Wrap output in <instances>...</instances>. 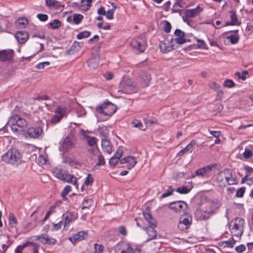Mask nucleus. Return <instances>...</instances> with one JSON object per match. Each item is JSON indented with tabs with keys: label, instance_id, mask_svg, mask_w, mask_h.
Instances as JSON below:
<instances>
[{
	"label": "nucleus",
	"instance_id": "f257e3e1",
	"mask_svg": "<svg viewBox=\"0 0 253 253\" xmlns=\"http://www.w3.org/2000/svg\"><path fill=\"white\" fill-rule=\"evenodd\" d=\"M2 160L8 164L17 166L21 164L22 157L20 152L16 149L8 150L2 156Z\"/></svg>",
	"mask_w": 253,
	"mask_h": 253
},
{
	"label": "nucleus",
	"instance_id": "f03ea898",
	"mask_svg": "<svg viewBox=\"0 0 253 253\" xmlns=\"http://www.w3.org/2000/svg\"><path fill=\"white\" fill-rule=\"evenodd\" d=\"M53 172L59 179L67 182L73 183L77 187V179L74 175L67 174L63 170L61 167H57L53 169Z\"/></svg>",
	"mask_w": 253,
	"mask_h": 253
},
{
	"label": "nucleus",
	"instance_id": "7ed1b4c3",
	"mask_svg": "<svg viewBox=\"0 0 253 253\" xmlns=\"http://www.w3.org/2000/svg\"><path fill=\"white\" fill-rule=\"evenodd\" d=\"M116 105L109 101H105L103 104L99 105L96 108V111L108 117L112 116L116 111Z\"/></svg>",
	"mask_w": 253,
	"mask_h": 253
},
{
	"label": "nucleus",
	"instance_id": "20e7f679",
	"mask_svg": "<svg viewBox=\"0 0 253 253\" xmlns=\"http://www.w3.org/2000/svg\"><path fill=\"white\" fill-rule=\"evenodd\" d=\"M131 47L138 53L143 52L147 46L145 37L144 35H140L134 38L131 42Z\"/></svg>",
	"mask_w": 253,
	"mask_h": 253
},
{
	"label": "nucleus",
	"instance_id": "39448f33",
	"mask_svg": "<svg viewBox=\"0 0 253 253\" xmlns=\"http://www.w3.org/2000/svg\"><path fill=\"white\" fill-rule=\"evenodd\" d=\"M244 223V220L241 217H237L232 221L230 230L233 236L239 237L242 235Z\"/></svg>",
	"mask_w": 253,
	"mask_h": 253
},
{
	"label": "nucleus",
	"instance_id": "423d86ee",
	"mask_svg": "<svg viewBox=\"0 0 253 253\" xmlns=\"http://www.w3.org/2000/svg\"><path fill=\"white\" fill-rule=\"evenodd\" d=\"M115 253H141L139 249H133L131 246L126 242L118 243L114 247Z\"/></svg>",
	"mask_w": 253,
	"mask_h": 253
},
{
	"label": "nucleus",
	"instance_id": "0eeeda50",
	"mask_svg": "<svg viewBox=\"0 0 253 253\" xmlns=\"http://www.w3.org/2000/svg\"><path fill=\"white\" fill-rule=\"evenodd\" d=\"M217 167L216 164H212L207 166L204 168L197 169L195 172V174H193L192 177H194L195 175L204 177L209 174L210 172L213 169H215Z\"/></svg>",
	"mask_w": 253,
	"mask_h": 253
},
{
	"label": "nucleus",
	"instance_id": "6e6552de",
	"mask_svg": "<svg viewBox=\"0 0 253 253\" xmlns=\"http://www.w3.org/2000/svg\"><path fill=\"white\" fill-rule=\"evenodd\" d=\"M173 38H171L170 40H165L160 42L159 46L161 50L164 52H168L175 48Z\"/></svg>",
	"mask_w": 253,
	"mask_h": 253
},
{
	"label": "nucleus",
	"instance_id": "1a4fd4ad",
	"mask_svg": "<svg viewBox=\"0 0 253 253\" xmlns=\"http://www.w3.org/2000/svg\"><path fill=\"white\" fill-rule=\"evenodd\" d=\"M202 9L198 6L196 8L187 9L185 12V15L182 16L184 22L188 23L189 19L192 18L197 16L201 11Z\"/></svg>",
	"mask_w": 253,
	"mask_h": 253
},
{
	"label": "nucleus",
	"instance_id": "9d476101",
	"mask_svg": "<svg viewBox=\"0 0 253 253\" xmlns=\"http://www.w3.org/2000/svg\"><path fill=\"white\" fill-rule=\"evenodd\" d=\"M66 112V109L62 107H57L54 111V116L50 119V123L53 124L58 123L62 119Z\"/></svg>",
	"mask_w": 253,
	"mask_h": 253
},
{
	"label": "nucleus",
	"instance_id": "9b49d317",
	"mask_svg": "<svg viewBox=\"0 0 253 253\" xmlns=\"http://www.w3.org/2000/svg\"><path fill=\"white\" fill-rule=\"evenodd\" d=\"M187 207V204L182 201H177L171 202L169 204V208L176 212L183 211Z\"/></svg>",
	"mask_w": 253,
	"mask_h": 253
},
{
	"label": "nucleus",
	"instance_id": "f8f14e48",
	"mask_svg": "<svg viewBox=\"0 0 253 253\" xmlns=\"http://www.w3.org/2000/svg\"><path fill=\"white\" fill-rule=\"evenodd\" d=\"M122 92L126 94H132L137 92V89L130 79L126 80L124 82Z\"/></svg>",
	"mask_w": 253,
	"mask_h": 253
},
{
	"label": "nucleus",
	"instance_id": "ddd939ff",
	"mask_svg": "<svg viewBox=\"0 0 253 253\" xmlns=\"http://www.w3.org/2000/svg\"><path fill=\"white\" fill-rule=\"evenodd\" d=\"M174 34L176 38L173 39V42L178 44H182L187 42H190V40L185 37L184 32L179 29H176Z\"/></svg>",
	"mask_w": 253,
	"mask_h": 253
},
{
	"label": "nucleus",
	"instance_id": "4468645a",
	"mask_svg": "<svg viewBox=\"0 0 253 253\" xmlns=\"http://www.w3.org/2000/svg\"><path fill=\"white\" fill-rule=\"evenodd\" d=\"M80 133L84 136V139L89 146L91 147H95V148L98 150V146L97 145V142L98 141L97 138L93 136L86 135L85 133V131L83 129H80Z\"/></svg>",
	"mask_w": 253,
	"mask_h": 253
},
{
	"label": "nucleus",
	"instance_id": "2eb2a0df",
	"mask_svg": "<svg viewBox=\"0 0 253 253\" xmlns=\"http://www.w3.org/2000/svg\"><path fill=\"white\" fill-rule=\"evenodd\" d=\"M14 51L11 49H4L0 51V61L11 62L12 60Z\"/></svg>",
	"mask_w": 253,
	"mask_h": 253
},
{
	"label": "nucleus",
	"instance_id": "dca6fc26",
	"mask_svg": "<svg viewBox=\"0 0 253 253\" xmlns=\"http://www.w3.org/2000/svg\"><path fill=\"white\" fill-rule=\"evenodd\" d=\"M217 204L213 201L208 200L202 203V208L210 213L213 214L217 209Z\"/></svg>",
	"mask_w": 253,
	"mask_h": 253
},
{
	"label": "nucleus",
	"instance_id": "f3484780",
	"mask_svg": "<svg viewBox=\"0 0 253 253\" xmlns=\"http://www.w3.org/2000/svg\"><path fill=\"white\" fill-rule=\"evenodd\" d=\"M42 129L40 127H29L26 132V134L31 138H38L42 135Z\"/></svg>",
	"mask_w": 253,
	"mask_h": 253
},
{
	"label": "nucleus",
	"instance_id": "a211bd4d",
	"mask_svg": "<svg viewBox=\"0 0 253 253\" xmlns=\"http://www.w3.org/2000/svg\"><path fill=\"white\" fill-rule=\"evenodd\" d=\"M191 222L192 218L190 216L188 217H181L178 224V227L180 230L184 231L189 227Z\"/></svg>",
	"mask_w": 253,
	"mask_h": 253
},
{
	"label": "nucleus",
	"instance_id": "6ab92c4d",
	"mask_svg": "<svg viewBox=\"0 0 253 253\" xmlns=\"http://www.w3.org/2000/svg\"><path fill=\"white\" fill-rule=\"evenodd\" d=\"M195 215L197 219L204 220L209 219L213 214L211 213L210 211H207L201 208L200 210L196 211Z\"/></svg>",
	"mask_w": 253,
	"mask_h": 253
},
{
	"label": "nucleus",
	"instance_id": "aec40b11",
	"mask_svg": "<svg viewBox=\"0 0 253 253\" xmlns=\"http://www.w3.org/2000/svg\"><path fill=\"white\" fill-rule=\"evenodd\" d=\"M10 121L13 122L15 124H16L17 126H18L20 128L23 129V128L26 127L27 126V122L24 119H22L19 117L17 115L13 116L11 118Z\"/></svg>",
	"mask_w": 253,
	"mask_h": 253
},
{
	"label": "nucleus",
	"instance_id": "412c9836",
	"mask_svg": "<svg viewBox=\"0 0 253 253\" xmlns=\"http://www.w3.org/2000/svg\"><path fill=\"white\" fill-rule=\"evenodd\" d=\"M15 37L19 43H24L28 40L29 34L26 31H17Z\"/></svg>",
	"mask_w": 253,
	"mask_h": 253
},
{
	"label": "nucleus",
	"instance_id": "4be33fe9",
	"mask_svg": "<svg viewBox=\"0 0 253 253\" xmlns=\"http://www.w3.org/2000/svg\"><path fill=\"white\" fill-rule=\"evenodd\" d=\"M101 147L103 151L107 153V154H110L113 151L111 143L107 139H102Z\"/></svg>",
	"mask_w": 253,
	"mask_h": 253
},
{
	"label": "nucleus",
	"instance_id": "5701e85b",
	"mask_svg": "<svg viewBox=\"0 0 253 253\" xmlns=\"http://www.w3.org/2000/svg\"><path fill=\"white\" fill-rule=\"evenodd\" d=\"M92 0H80V11L88 10L91 5Z\"/></svg>",
	"mask_w": 253,
	"mask_h": 253
},
{
	"label": "nucleus",
	"instance_id": "b1692460",
	"mask_svg": "<svg viewBox=\"0 0 253 253\" xmlns=\"http://www.w3.org/2000/svg\"><path fill=\"white\" fill-rule=\"evenodd\" d=\"M225 180L228 185H233L237 183V180L233 177L232 173L229 169H226Z\"/></svg>",
	"mask_w": 253,
	"mask_h": 253
},
{
	"label": "nucleus",
	"instance_id": "393cba45",
	"mask_svg": "<svg viewBox=\"0 0 253 253\" xmlns=\"http://www.w3.org/2000/svg\"><path fill=\"white\" fill-rule=\"evenodd\" d=\"M28 20L25 18H19L15 22V26L17 28H25L28 25Z\"/></svg>",
	"mask_w": 253,
	"mask_h": 253
},
{
	"label": "nucleus",
	"instance_id": "a878e982",
	"mask_svg": "<svg viewBox=\"0 0 253 253\" xmlns=\"http://www.w3.org/2000/svg\"><path fill=\"white\" fill-rule=\"evenodd\" d=\"M45 5L47 7H54L56 9L59 8L60 7H64V5L56 0H45Z\"/></svg>",
	"mask_w": 253,
	"mask_h": 253
},
{
	"label": "nucleus",
	"instance_id": "bb28decb",
	"mask_svg": "<svg viewBox=\"0 0 253 253\" xmlns=\"http://www.w3.org/2000/svg\"><path fill=\"white\" fill-rule=\"evenodd\" d=\"M27 247H30L31 248V251L33 253H39V246L37 244L31 242H27L23 244V248Z\"/></svg>",
	"mask_w": 253,
	"mask_h": 253
},
{
	"label": "nucleus",
	"instance_id": "cd10ccee",
	"mask_svg": "<svg viewBox=\"0 0 253 253\" xmlns=\"http://www.w3.org/2000/svg\"><path fill=\"white\" fill-rule=\"evenodd\" d=\"M146 233L148 235L147 241L155 239L157 236V233L153 227H148L146 229Z\"/></svg>",
	"mask_w": 253,
	"mask_h": 253
},
{
	"label": "nucleus",
	"instance_id": "c85d7f7f",
	"mask_svg": "<svg viewBox=\"0 0 253 253\" xmlns=\"http://www.w3.org/2000/svg\"><path fill=\"white\" fill-rule=\"evenodd\" d=\"M143 84L144 85H148L151 79L150 74L146 72H142L140 75Z\"/></svg>",
	"mask_w": 253,
	"mask_h": 253
},
{
	"label": "nucleus",
	"instance_id": "c756f323",
	"mask_svg": "<svg viewBox=\"0 0 253 253\" xmlns=\"http://www.w3.org/2000/svg\"><path fill=\"white\" fill-rule=\"evenodd\" d=\"M97 131L101 136L104 137H106L109 134V130L107 127L104 125L99 126L97 128Z\"/></svg>",
	"mask_w": 253,
	"mask_h": 253
},
{
	"label": "nucleus",
	"instance_id": "7c9ffc66",
	"mask_svg": "<svg viewBox=\"0 0 253 253\" xmlns=\"http://www.w3.org/2000/svg\"><path fill=\"white\" fill-rule=\"evenodd\" d=\"M127 166L128 169H130L136 164L137 162L134 157L129 156L127 157Z\"/></svg>",
	"mask_w": 253,
	"mask_h": 253
},
{
	"label": "nucleus",
	"instance_id": "2f4dec72",
	"mask_svg": "<svg viewBox=\"0 0 253 253\" xmlns=\"http://www.w3.org/2000/svg\"><path fill=\"white\" fill-rule=\"evenodd\" d=\"M9 225L10 227H16L17 224V219L13 213H10L8 217Z\"/></svg>",
	"mask_w": 253,
	"mask_h": 253
},
{
	"label": "nucleus",
	"instance_id": "473e14b6",
	"mask_svg": "<svg viewBox=\"0 0 253 253\" xmlns=\"http://www.w3.org/2000/svg\"><path fill=\"white\" fill-rule=\"evenodd\" d=\"M230 19L231 22L234 24V25L239 26L241 24L240 22L239 21L236 12L233 10L230 11Z\"/></svg>",
	"mask_w": 253,
	"mask_h": 253
},
{
	"label": "nucleus",
	"instance_id": "72a5a7b5",
	"mask_svg": "<svg viewBox=\"0 0 253 253\" xmlns=\"http://www.w3.org/2000/svg\"><path fill=\"white\" fill-rule=\"evenodd\" d=\"M196 145V142L194 140H192L182 150L184 153H191L193 151L194 146Z\"/></svg>",
	"mask_w": 253,
	"mask_h": 253
},
{
	"label": "nucleus",
	"instance_id": "f704fd0d",
	"mask_svg": "<svg viewBox=\"0 0 253 253\" xmlns=\"http://www.w3.org/2000/svg\"><path fill=\"white\" fill-rule=\"evenodd\" d=\"M49 26L52 29H58L61 25V21L58 19H53L52 21L49 23Z\"/></svg>",
	"mask_w": 253,
	"mask_h": 253
},
{
	"label": "nucleus",
	"instance_id": "c9c22d12",
	"mask_svg": "<svg viewBox=\"0 0 253 253\" xmlns=\"http://www.w3.org/2000/svg\"><path fill=\"white\" fill-rule=\"evenodd\" d=\"M99 63V58H91L88 61V65L90 67L92 68H96L98 65Z\"/></svg>",
	"mask_w": 253,
	"mask_h": 253
},
{
	"label": "nucleus",
	"instance_id": "e433bc0d",
	"mask_svg": "<svg viewBox=\"0 0 253 253\" xmlns=\"http://www.w3.org/2000/svg\"><path fill=\"white\" fill-rule=\"evenodd\" d=\"M226 174V169L219 172L217 176L216 179L219 183H223L224 180L225 179Z\"/></svg>",
	"mask_w": 253,
	"mask_h": 253
},
{
	"label": "nucleus",
	"instance_id": "4c0bfd02",
	"mask_svg": "<svg viewBox=\"0 0 253 253\" xmlns=\"http://www.w3.org/2000/svg\"><path fill=\"white\" fill-rule=\"evenodd\" d=\"M79 47V42H75L71 46L70 49L67 50L69 54H74L75 51H78Z\"/></svg>",
	"mask_w": 253,
	"mask_h": 253
},
{
	"label": "nucleus",
	"instance_id": "58836bf2",
	"mask_svg": "<svg viewBox=\"0 0 253 253\" xmlns=\"http://www.w3.org/2000/svg\"><path fill=\"white\" fill-rule=\"evenodd\" d=\"M77 218V216H74L72 214H69L68 215L64 217L63 224L64 227L68 224L70 222L75 220Z\"/></svg>",
	"mask_w": 253,
	"mask_h": 253
},
{
	"label": "nucleus",
	"instance_id": "ea45409f",
	"mask_svg": "<svg viewBox=\"0 0 253 253\" xmlns=\"http://www.w3.org/2000/svg\"><path fill=\"white\" fill-rule=\"evenodd\" d=\"M192 187L188 188L186 186H181L178 187L176 191L181 194H185L188 193L191 190Z\"/></svg>",
	"mask_w": 253,
	"mask_h": 253
},
{
	"label": "nucleus",
	"instance_id": "a19ab883",
	"mask_svg": "<svg viewBox=\"0 0 253 253\" xmlns=\"http://www.w3.org/2000/svg\"><path fill=\"white\" fill-rule=\"evenodd\" d=\"M181 1H178L172 6V10L173 12H179L181 8H183Z\"/></svg>",
	"mask_w": 253,
	"mask_h": 253
},
{
	"label": "nucleus",
	"instance_id": "79ce46f5",
	"mask_svg": "<svg viewBox=\"0 0 253 253\" xmlns=\"http://www.w3.org/2000/svg\"><path fill=\"white\" fill-rule=\"evenodd\" d=\"M97 160L98 162L93 168L94 169H95L97 167L104 165L105 164L104 158L101 154L98 155Z\"/></svg>",
	"mask_w": 253,
	"mask_h": 253
},
{
	"label": "nucleus",
	"instance_id": "37998d69",
	"mask_svg": "<svg viewBox=\"0 0 253 253\" xmlns=\"http://www.w3.org/2000/svg\"><path fill=\"white\" fill-rule=\"evenodd\" d=\"M235 244V240L232 238L228 241L223 242L222 246H224V247L233 248Z\"/></svg>",
	"mask_w": 253,
	"mask_h": 253
},
{
	"label": "nucleus",
	"instance_id": "c03bdc74",
	"mask_svg": "<svg viewBox=\"0 0 253 253\" xmlns=\"http://www.w3.org/2000/svg\"><path fill=\"white\" fill-rule=\"evenodd\" d=\"M132 126L133 127H137L142 130H145V128H142L143 127V124L142 123L138 120H134L132 121L131 123Z\"/></svg>",
	"mask_w": 253,
	"mask_h": 253
},
{
	"label": "nucleus",
	"instance_id": "a18cd8bd",
	"mask_svg": "<svg viewBox=\"0 0 253 253\" xmlns=\"http://www.w3.org/2000/svg\"><path fill=\"white\" fill-rule=\"evenodd\" d=\"M67 20L71 22V21L73 20V22L75 24H79V14H75L73 16V19H72V17L71 16H69Z\"/></svg>",
	"mask_w": 253,
	"mask_h": 253
},
{
	"label": "nucleus",
	"instance_id": "49530a36",
	"mask_svg": "<svg viewBox=\"0 0 253 253\" xmlns=\"http://www.w3.org/2000/svg\"><path fill=\"white\" fill-rule=\"evenodd\" d=\"M227 38L230 41V42L233 44L237 43L239 40L238 36L235 35L228 36Z\"/></svg>",
	"mask_w": 253,
	"mask_h": 253
},
{
	"label": "nucleus",
	"instance_id": "de8ad7c7",
	"mask_svg": "<svg viewBox=\"0 0 253 253\" xmlns=\"http://www.w3.org/2000/svg\"><path fill=\"white\" fill-rule=\"evenodd\" d=\"M46 240L45 241L42 242V244H55L56 243V240L49 236L47 235L46 237H45Z\"/></svg>",
	"mask_w": 253,
	"mask_h": 253
},
{
	"label": "nucleus",
	"instance_id": "09e8293b",
	"mask_svg": "<svg viewBox=\"0 0 253 253\" xmlns=\"http://www.w3.org/2000/svg\"><path fill=\"white\" fill-rule=\"evenodd\" d=\"M223 85L225 87L232 88L235 86V84L232 80L226 79L223 83Z\"/></svg>",
	"mask_w": 253,
	"mask_h": 253
},
{
	"label": "nucleus",
	"instance_id": "8fccbe9b",
	"mask_svg": "<svg viewBox=\"0 0 253 253\" xmlns=\"http://www.w3.org/2000/svg\"><path fill=\"white\" fill-rule=\"evenodd\" d=\"M115 12V8H112L108 10L106 12L105 16L108 19L111 20L113 19L114 13Z\"/></svg>",
	"mask_w": 253,
	"mask_h": 253
},
{
	"label": "nucleus",
	"instance_id": "3c124183",
	"mask_svg": "<svg viewBox=\"0 0 253 253\" xmlns=\"http://www.w3.org/2000/svg\"><path fill=\"white\" fill-rule=\"evenodd\" d=\"M69 239L73 244L77 243L79 241V232L69 237Z\"/></svg>",
	"mask_w": 253,
	"mask_h": 253
},
{
	"label": "nucleus",
	"instance_id": "603ef678",
	"mask_svg": "<svg viewBox=\"0 0 253 253\" xmlns=\"http://www.w3.org/2000/svg\"><path fill=\"white\" fill-rule=\"evenodd\" d=\"M248 74L247 71H244L242 73L237 72L236 75L238 77V79L245 81L246 79V75Z\"/></svg>",
	"mask_w": 253,
	"mask_h": 253
},
{
	"label": "nucleus",
	"instance_id": "864d4df0",
	"mask_svg": "<svg viewBox=\"0 0 253 253\" xmlns=\"http://www.w3.org/2000/svg\"><path fill=\"white\" fill-rule=\"evenodd\" d=\"M245 192V188L241 187L237 190L236 193V196L238 198L243 197Z\"/></svg>",
	"mask_w": 253,
	"mask_h": 253
},
{
	"label": "nucleus",
	"instance_id": "5fc2aeb1",
	"mask_svg": "<svg viewBox=\"0 0 253 253\" xmlns=\"http://www.w3.org/2000/svg\"><path fill=\"white\" fill-rule=\"evenodd\" d=\"M71 187L70 185H67L65 187L63 191L61 193V195L62 197H65L71 191Z\"/></svg>",
	"mask_w": 253,
	"mask_h": 253
},
{
	"label": "nucleus",
	"instance_id": "6e6d98bb",
	"mask_svg": "<svg viewBox=\"0 0 253 253\" xmlns=\"http://www.w3.org/2000/svg\"><path fill=\"white\" fill-rule=\"evenodd\" d=\"M94 253H101L103 249V246L101 245L94 244Z\"/></svg>",
	"mask_w": 253,
	"mask_h": 253
},
{
	"label": "nucleus",
	"instance_id": "4d7b16f0",
	"mask_svg": "<svg viewBox=\"0 0 253 253\" xmlns=\"http://www.w3.org/2000/svg\"><path fill=\"white\" fill-rule=\"evenodd\" d=\"M91 174L90 173H88L87 174V177L85 179V181L84 183L85 185H89L92 183L93 181V179L92 177H91Z\"/></svg>",
	"mask_w": 253,
	"mask_h": 253
},
{
	"label": "nucleus",
	"instance_id": "13d9d810",
	"mask_svg": "<svg viewBox=\"0 0 253 253\" xmlns=\"http://www.w3.org/2000/svg\"><path fill=\"white\" fill-rule=\"evenodd\" d=\"M50 65V63L49 62H43L42 63H40L36 65V68L39 69H43L45 66H48Z\"/></svg>",
	"mask_w": 253,
	"mask_h": 253
},
{
	"label": "nucleus",
	"instance_id": "bf43d9fd",
	"mask_svg": "<svg viewBox=\"0 0 253 253\" xmlns=\"http://www.w3.org/2000/svg\"><path fill=\"white\" fill-rule=\"evenodd\" d=\"M119 160L115 158V157H112L110 160H109V164L111 166H112V167H115V166L117 165V164H118V162H119Z\"/></svg>",
	"mask_w": 253,
	"mask_h": 253
},
{
	"label": "nucleus",
	"instance_id": "052dcab7",
	"mask_svg": "<svg viewBox=\"0 0 253 253\" xmlns=\"http://www.w3.org/2000/svg\"><path fill=\"white\" fill-rule=\"evenodd\" d=\"M246 249V247L244 245H240V246L236 247L235 250L238 253H242L244 252Z\"/></svg>",
	"mask_w": 253,
	"mask_h": 253
},
{
	"label": "nucleus",
	"instance_id": "680f3d73",
	"mask_svg": "<svg viewBox=\"0 0 253 253\" xmlns=\"http://www.w3.org/2000/svg\"><path fill=\"white\" fill-rule=\"evenodd\" d=\"M11 130L14 132H19L22 129L20 128L18 126H17L16 124H15L13 122L11 126Z\"/></svg>",
	"mask_w": 253,
	"mask_h": 253
},
{
	"label": "nucleus",
	"instance_id": "e2e57ef3",
	"mask_svg": "<svg viewBox=\"0 0 253 253\" xmlns=\"http://www.w3.org/2000/svg\"><path fill=\"white\" fill-rule=\"evenodd\" d=\"M37 17L41 21H45L48 19V15L45 14L39 13Z\"/></svg>",
	"mask_w": 253,
	"mask_h": 253
},
{
	"label": "nucleus",
	"instance_id": "0e129e2a",
	"mask_svg": "<svg viewBox=\"0 0 253 253\" xmlns=\"http://www.w3.org/2000/svg\"><path fill=\"white\" fill-rule=\"evenodd\" d=\"M253 155V152L251 150L246 149L243 153V156L246 159L250 158Z\"/></svg>",
	"mask_w": 253,
	"mask_h": 253
},
{
	"label": "nucleus",
	"instance_id": "69168bd1",
	"mask_svg": "<svg viewBox=\"0 0 253 253\" xmlns=\"http://www.w3.org/2000/svg\"><path fill=\"white\" fill-rule=\"evenodd\" d=\"M197 45L200 48H206V44L203 40H197Z\"/></svg>",
	"mask_w": 253,
	"mask_h": 253
},
{
	"label": "nucleus",
	"instance_id": "338daca9",
	"mask_svg": "<svg viewBox=\"0 0 253 253\" xmlns=\"http://www.w3.org/2000/svg\"><path fill=\"white\" fill-rule=\"evenodd\" d=\"M171 29V26L169 22L166 21L165 25L164 27V30L166 33L170 32Z\"/></svg>",
	"mask_w": 253,
	"mask_h": 253
},
{
	"label": "nucleus",
	"instance_id": "774afa93",
	"mask_svg": "<svg viewBox=\"0 0 253 253\" xmlns=\"http://www.w3.org/2000/svg\"><path fill=\"white\" fill-rule=\"evenodd\" d=\"M123 155V150L121 149H118L117 151L116 152L115 154L113 155V157H115L119 160H120V158L122 157Z\"/></svg>",
	"mask_w": 253,
	"mask_h": 253
}]
</instances>
